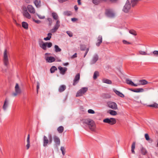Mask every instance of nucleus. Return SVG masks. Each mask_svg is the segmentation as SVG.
<instances>
[{
	"instance_id": "f257e3e1",
	"label": "nucleus",
	"mask_w": 158,
	"mask_h": 158,
	"mask_svg": "<svg viewBox=\"0 0 158 158\" xmlns=\"http://www.w3.org/2000/svg\"><path fill=\"white\" fill-rule=\"evenodd\" d=\"M83 125L88 127L89 129L92 131H94L96 128L95 124L93 120L88 118L82 120Z\"/></svg>"
},
{
	"instance_id": "f03ea898",
	"label": "nucleus",
	"mask_w": 158,
	"mask_h": 158,
	"mask_svg": "<svg viewBox=\"0 0 158 158\" xmlns=\"http://www.w3.org/2000/svg\"><path fill=\"white\" fill-rule=\"evenodd\" d=\"M49 140L47 137L45 135L43 137V146L44 147H46L48 143L51 144L52 141V138L51 134L48 135Z\"/></svg>"
},
{
	"instance_id": "7ed1b4c3",
	"label": "nucleus",
	"mask_w": 158,
	"mask_h": 158,
	"mask_svg": "<svg viewBox=\"0 0 158 158\" xmlns=\"http://www.w3.org/2000/svg\"><path fill=\"white\" fill-rule=\"evenodd\" d=\"M23 16L26 18L30 19V5H28L27 7L24 6L23 7Z\"/></svg>"
},
{
	"instance_id": "20e7f679",
	"label": "nucleus",
	"mask_w": 158,
	"mask_h": 158,
	"mask_svg": "<svg viewBox=\"0 0 158 158\" xmlns=\"http://www.w3.org/2000/svg\"><path fill=\"white\" fill-rule=\"evenodd\" d=\"M131 8V5L130 1L129 0H127L123 9V11L125 13H128L129 12Z\"/></svg>"
},
{
	"instance_id": "39448f33",
	"label": "nucleus",
	"mask_w": 158,
	"mask_h": 158,
	"mask_svg": "<svg viewBox=\"0 0 158 158\" xmlns=\"http://www.w3.org/2000/svg\"><path fill=\"white\" fill-rule=\"evenodd\" d=\"M103 122L105 123H108L110 125H114L116 123V119L114 118H107L103 120Z\"/></svg>"
},
{
	"instance_id": "423d86ee",
	"label": "nucleus",
	"mask_w": 158,
	"mask_h": 158,
	"mask_svg": "<svg viewBox=\"0 0 158 158\" xmlns=\"http://www.w3.org/2000/svg\"><path fill=\"white\" fill-rule=\"evenodd\" d=\"M15 89V92L12 94V96L14 97L17 96L18 95L20 94L21 93V89L18 83H16Z\"/></svg>"
},
{
	"instance_id": "0eeeda50",
	"label": "nucleus",
	"mask_w": 158,
	"mask_h": 158,
	"mask_svg": "<svg viewBox=\"0 0 158 158\" xmlns=\"http://www.w3.org/2000/svg\"><path fill=\"white\" fill-rule=\"evenodd\" d=\"M88 90V88L83 87L79 90L76 95L77 97L81 96Z\"/></svg>"
},
{
	"instance_id": "6e6552de",
	"label": "nucleus",
	"mask_w": 158,
	"mask_h": 158,
	"mask_svg": "<svg viewBox=\"0 0 158 158\" xmlns=\"http://www.w3.org/2000/svg\"><path fill=\"white\" fill-rule=\"evenodd\" d=\"M60 25V21L59 20H57L53 28L51 30V32L52 33H54L58 29Z\"/></svg>"
},
{
	"instance_id": "1a4fd4ad",
	"label": "nucleus",
	"mask_w": 158,
	"mask_h": 158,
	"mask_svg": "<svg viewBox=\"0 0 158 158\" xmlns=\"http://www.w3.org/2000/svg\"><path fill=\"white\" fill-rule=\"evenodd\" d=\"M106 15L110 18H113L114 17L115 15L113 11L109 9H107L106 11Z\"/></svg>"
},
{
	"instance_id": "9d476101",
	"label": "nucleus",
	"mask_w": 158,
	"mask_h": 158,
	"mask_svg": "<svg viewBox=\"0 0 158 158\" xmlns=\"http://www.w3.org/2000/svg\"><path fill=\"white\" fill-rule=\"evenodd\" d=\"M108 105L110 108L114 110H116L118 108L116 104L114 102H108Z\"/></svg>"
},
{
	"instance_id": "9b49d317",
	"label": "nucleus",
	"mask_w": 158,
	"mask_h": 158,
	"mask_svg": "<svg viewBox=\"0 0 158 158\" xmlns=\"http://www.w3.org/2000/svg\"><path fill=\"white\" fill-rule=\"evenodd\" d=\"M80 79V74L78 73L76 74L73 81V86H75L78 83Z\"/></svg>"
},
{
	"instance_id": "f8f14e48",
	"label": "nucleus",
	"mask_w": 158,
	"mask_h": 158,
	"mask_svg": "<svg viewBox=\"0 0 158 158\" xmlns=\"http://www.w3.org/2000/svg\"><path fill=\"white\" fill-rule=\"evenodd\" d=\"M139 152L143 156L146 155L148 153V151L146 148L143 147L142 145L140 147Z\"/></svg>"
},
{
	"instance_id": "ddd939ff",
	"label": "nucleus",
	"mask_w": 158,
	"mask_h": 158,
	"mask_svg": "<svg viewBox=\"0 0 158 158\" xmlns=\"http://www.w3.org/2000/svg\"><path fill=\"white\" fill-rule=\"evenodd\" d=\"M129 89L130 91L136 93L142 92L144 91V89L143 88H137L135 89L129 88Z\"/></svg>"
},
{
	"instance_id": "4468645a",
	"label": "nucleus",
	"mask_w": 158,
	"mask_h": 158,
	"mask_svg": "<svg viewBox=\"0 0 158 158\" xmlns=\"http://www.w3.org/2000/svg\"><path fill=\"white\" fill-rule=\"evenodd\" d=\"M58 69L60 71V73L62 74H64L67 70V68L65 67L63 68L60 66L58 67Z\"/></svg>"
},
{
	"instance_id": "2eb2a0df",
	"label": "nucleus",
	"mask_w": 158,
	"mask_h": 158,
	"mask_svg": "<svg viewBox=\"0 0 158 158\" xmlns=\"http://www.w3.org/2000/svg\"><path fill=\"white\" fill-rule=\"evenodd\" d=\"M54 140L55 143L59 145L60 144V141L59 138L56 136L55 135L53 136Z\"/></svg>"
},
{
	"instance_id": "dca6fc26",
	"label": "nucleus",
	"mask_w": 158,
	"mask_h": 158,
	"mask_svg": "<svg viewBox=\"0 0 158 158\" xmlns=\"http://www.w3.org/2000/svg\"><path fill=\"white\" fill-rule=\"evenodd\" d=\"M97 41L98 42L96 43V45L98 47L102 42V37L101 35H99L98 36V38Z\"/></svg>"
},
{
	"instance_id": "f3484780",
	"label": "nucleus",
	"mask_w": 158,
	"mask_h": 158,
	"mask_svg": "<svg viewBox=\"0 0 158 158\" xmlns=\"http://www.w3.org/2000/svg\"><path fill=\"white\" fill-rule=\"evenodd\" d=\"M113 91L117 95L120 97L123 98L124 97V95L122 93L120 92L119 91L115 89H114Z\"/></svg>"
},
{
	"instance_id": "a211bd4d",
	"label": "nucleus",
	"mask_w": 158,
	"mask_h": 158,
	"mask_svg": "<svg viewBox=\"0 0 158 158\" xmlns=\"http://www.w3.org/2000/svg\"><path fill=\"white\" fill-rule=\"evenodd\" d=\"M34 3L37 7H39L41 6L40 0H35L34 1Z\"/></svg>"
},
{
	"instance_id": "6ab92c4d",
	"label": "nucleus",
	"mask_w": 158,
	"mask_h": 158,
	"mask_svg": "<svg viewBox=\"0 0 158 158\" xmlns=\"http://www.w3.org/2000/svg\"><path fill=\"white\" fill-rule=\"evenodd\" d=\"M66 89V86L64 85H60L58 89V91L60 92H62L64 91Z\"/></svg>"
},
{
	"instance_id": "aec40b11",
	"label": "nucleus",
	"mask_w": 158,
	"mask_h": 158,
	"mask_svg": "<svg viewBox=\"0 0 158 158\" xmlns=\"http://www.w3.org/2000/svg\"><path fill=\"white\" fill-rule=\"evenodd\" d=\"M139 85H145L148 83V82L145 80L142 79L139 81Z\"/></svg>"
},
{
	"instance_id": "412c9836",
	"label": "nucleus",
	"mask_w": 158,
	"mask_h": 158,
	"mask_svg": "<svg viewBox=\"0 0 158 158\" xmlns=\"http://www.w3.org/2000/svg\"><path fill=\"white\" fill-rule=\"evenodd\" d=\"M8 103L6 99L4 101V104L3 105L2 108L4 110H6L8 106Z\"/></svg>"
},
{
	"instance_id": "4be33fe9",
	"label": "nucleus",
	"mask_w": 158,
	"mask_h": 158,
	"mask_svg": "<svg viewBox=\"0 0 158 158\" xmlns=\"http://www.w3.org/2000/svg\"><path fill=\"white\" fill-rule=\"evenodd\" d=\"M50 53H46L45 56V59H55L53 57L49 56Z\"/></svg>"
},
{
	"instance_id": "5701e85b",
	"label": "nucleus",
	"mask_w": 158,
	"mask_h": 158,
	"mask_svg": "<svg viewBox=\"0 0 158 158\" xmlns=\"http://www.w3.org/2000/svg\"><path fill=\"white\" fill-rule=\"evenodd\" d=\"M140 0H131V2L132 6L134 7L136 5Z\"/></svg>"
},
{
	"instance_id": "b1692460",
	"label": "nucleus",
	"mask_w": 158,
	"mask_h": 158,
	"mask_svg": "<svg viewBox=\"0 0 158 158\" xmlns=\"http://www.w3.org/2000/svg\"><path fill=\"white\" fill-rule=\"evenodd\" d=\"M145 137L146 139L148 141L149 143H151L153 141L152 139L150 138L148 134L147 133L145 134Z\"/></svg>"
},
{
	"instance_id": "393cba45",
	"label": "nucleus",
	"mask_w": 158,
	"mask_h": 158,
	"mask_svg": "<svg viewBox=\"0 0 158 158\" xmlns=\"http://www.w3.org/2000/svg\"><path fill=\"white\" fill-rule=\"evenodd\" d=\"M102 82L109 84H112V81L111 80L106 78H104L102 80Z\"/></svg>"
},
{
	"instance_id": "a878e982",
	"label": "nucleus",
	"mask_w": 158,
	"mask_h": 158,
	"mask_svg": "<svg viewBox=\"0 0 158 158\" xmlns=\"http://www.w3.org/2000/svg\"><path fill=\"white\" fill-rule=\"evenodd\" d=\"M22 27L25 29H28V24L25 22H23L22 23Z\"/></svg>"
},
{
	"instance_id": "bb28decb",
	"label": "nucleus",
	"mask_w": 158,
	"mask_h": 158,
	"mask_svg": "<svg viewBox=\"0 0 158 158\" xmlns=\"http://www.w3.org/2000/svg\"><path fill=\"white\" fill-rule=\"evenodd\" d=\"M29 138H30V134L28 135V136L27 139V143L26 145L27 149H28L30 148V141H29Z\"/></svg>"
},
{
	"instance_id": "cd10ccee",
	"label": "nucleus",
	"mask_w": 158,
	"mask_h": 158,
	"mask_svg": "<svg viewBox=\"0 0 158 158\" xmlns=\"http://www.w3.org/2000/svg\"><path fill=\"white\" fill-rule=\"evenodd\" d=\"M108 113H109L110 115H115L117 114L116 111L113 110H110L108 111Z\"/></svg>"
},
{
	"instance_id": "c85d7f7f",
	"label": "nucleus",
	"mask_w": 158,
	"mask_h": 158,
	"mask_svg": "<svg viewBox=\"0 0 158 158\" xmlns=\"http://www.w3.org/2000/svg\"><path fill=\"white\" fill-rule=\"evenodd\" d=\"M99 76V72L98 71H95L94 74L93 75V79L94 80H95L97 78V77Z\"/></svg>"
},
{
	"instance_id": "c756f323",
	"label": "nucleus",
	"mask_w": 158,
	"mask_h": 158,
	"mask_svg": "<svg viewBox=\"0 0 158 158\" xmlns=\"http://www.w3.org/2000/svg\"><path fill=\"white\" fill-rule=\"evenodd\" d=\"M64 127L62 126L59 127L57 129V131L59 133H62L64 131Z\"/></svg>"
},
{
	"instance_id": "7c9ffc66",
	"label": "nucleus",
	"mask_w": 158,
	"mask_h": 158,
	"mask_svg": "<svg viewBox=\"0 0 158 158\" xmlns=\"http://www.w3.org/2000/svg\"><path fill=\"white\" fill-rule=\"evenodd\" d=\"M47 35L48 36L47 37L44 38V40H50L52 37V34L51 33H48Z\"/></svg>"
},
{
	"instance_id": "2f4dec72",
	"label": "nucleus",
	"mask_w": 158,
	"mask_h": 158,
	"mask_svg": "<svg viewBox=\"0 0 158 158\" xmlns=\"http://www.w3.org/2000/svg\"><path fill=\"white\" fill-rule=\"evenodd\" d=\"M148 106L153 107L156 108H158V104L156 102H154L153 104L149 105Z\"/></svg>"
},
{
	"instance_id": "473e14b6",
	"label": "nucleus",
	"mask_w": 158,
	"mask_h": 158,
	"mask_svg": "<svg viewBox=\"0 0 158 158\" xmlns=\"http://www.w3.org/2000/svg\"><path fill=\"white\" fill-rule=\"evenodd\" d=\"M135 147V143L133 142L131 145V151L132 153L135 154V152L134 151V149Z\"/></svg>"
},
{
	"instance_id": "72a5a7b5",
	"label": "nucleus",
	"mask_w": 158,
	"mask_h": 158,
	"mask_svg": "<svg viewBox=\"0 0 158 158\" xmlns=\"http://www.w3.org/2000/svg\"><path fill=\"white\" fill-rule=\"evenodd\" d=\"M55 51L56 52H60L61 51V49L59 48L57 45H55L54 46Z\"/></svg>"
},
{
	"instance_id": "f704fd0d",
	"label": "nucleus",
	"mask_w": 158,
	"mask_h": 158,
	"mask_svg": "<svg viewBox=\"0 0 158 158\" xmlns=\"http://www.w3.org/2000/svg\"><path fill=\"white\" fill-rule=\"evenodd\" d=\"M40 45V47L42 48L43 49L45 50L47 49V43H43V44L42 45H41L40 44H39Z\"/></svg>"
},
{
	"instance_id": "c9c22d12",
	"label": "nucleus",
	"mask_w": 158,
	"mask_h": 158,
	"mask_svg": "<svg viewBox=\"0 0 158 158\" xmlns=\"http://www.w3.org/2000/svg\"><path fill=\"white\" fill-rule=\"evenodd\" d=\"M52 16L53 18L55 20H57L58 19V16L56 13L55 12H53L52 13Z\"/></svg>"
},
{
	"instance_id": "e433bc0d",
	"label": "nucleus",
	"mask_w": 158,
	"mask_h": 158,
	"mask_svg": "<svg viewBox=\"0 0 158 158\" xmlns=\"http://www.w3.org/2000/svg\"><path fill=\"white\" fill-rule=\"evenodd\" d=\"M126 82L127 84L131 85H132L133 83L131 80H130L128 79H126Z\"/></svg>"
},
{
	"instance_id": "4c0bfd02",
	"label": "nucleus",
	"mask_w": 158,
	"mask_h": 158,
	"mask_svg": "<svg viewBox=\"0 0 158 158\" xmlns=\"http://www.w3.org/2000/svg\"><path fill=\"white\" fill-rule=\"evenodd\" d=\"M4 59H8L6 49H5L4 53Z\"/></svg>"
},
{
	"instance_id": "58836bf2",
	"label": "nucleus",
	"mask_w": 158,
	"mask_h": 158,
	"mask_svg": "<svg viewBox=\"0 0 158 158\" xmlns=\"http://www.w3.org/2000/svg\"><path fill=\"white\" fill-rule=\"evenodd\" d=\"M57 68L55 66H52L50 69V70L51 73H53L55 70H57Z\"/></svg>"
},
{
	"instance_id": "ea45409f",
	"label": "nucleus",
	"mask_w": 158,
	"mask_h": 158,
	"mask_svg": "<svg viewBox=\"0 0 158 158\" xmlns=\"http://www.w3.org/2000/svg\"><path fill=\"white\" fill-rule=\"evenodd\" d=\"M64 14L66 16H69L72 15V13L70 11H65L64 12Z\"/></svg>"
},
{
	"instance_id": "a19ab883",
	"label": "nucleus",
	"mask_w": 158,
	"mask_h": 158,
	"mask_svg": "<svg viewBox=\"0 0 158 158\" xmlns=\"http://www.w3.org/2000/svg\"><path fill=\"white\" fill-rule=\"evenodd\" d=\"M60 150L62 152L63 155L64 156L65 153V149L64 147H61L60 148Z\"/></svg>"
},
{
	"instance_id": "79ce46f5",
	"label": "nucleus",
	"mask_w": 158,
	"mask_h": 158,
	"mask_svg": "<svg viewBox=\"0 0 158 158\" xmlns=\"http://www.w3.org/2000/svg\"><path fill=\"white\" fill-rule=\"evenodd\" d=\"M129 32L131 34H132L134 35H136L137 34L136 32L134 30H130L129 31Z\"/></svg>"
},
{
	"instance_id": "37998d69",
	"label": "nucleus",
	"mask_w": 158,
	"mask_h": 158,
	"mask_svg": "<svg viewBox=\"0 0 158 158\" xmlns=\"http://www.w3.org/2000/svg\"><path fill=\"white\" fill-rule=\"evenodd\" d=\"M35 10L31 5H30V13H35Z\"/></svg>"
},
{
	"instance_id": "c03bdc74",
	"label": "nucleus",
	"mask_w": 158,
	"mask_h": 158,
	"mask_svg": "<svg viewBox=\"0 0 158 158\" xmlns=\"http://www.w3.org/2000/svg\"><path fill=\"white\" fill-rule=\"evenodd\" d=\"M100 0H92L93 2L95 5H98L100 3Z\"/></svg>"
},
{
	"instance_id": "a18cd8bd",
	"label": "nucleus",
	"mask_w": 158,
	"mask_h": 158,
	"mask_svg": "<svg viewBox=\"0 0 158 158\" xmlns=\"http://www.w3.org/2000/svg\"><path fill=\"white\" fill-rule=\"evenodd\" d=\"M153 56L158 57V51H154L153 52Z\"/></svg>"
},
{
	"instance_id": "49530a36",
	"label": "nucleus",
	"mask_w": 158,
	"mask_h": 158,
	"mask_svg": "<svg viewBox=\"0 0 158 158\" xmlns=\"http://www.w3.org/2000/svg\"><path fill=\"white\" fill-rule=\"evenodd\" d=\"M66 33L69 37H72L73 36V33L71 31H66Z\"/></svg>"
},
{
	"instance_id": "de8ad7c7",
	"label": "nucleus",
	"mask_w": 158,
	"mask_h": 158,
	"mask_svg": "<svg viewBox=\"0 0 158 158\" xmlns=\"http://www.w3.org/2000/svg\"><path fill=\"white\" fill-rule=\"evenodd\" d=\"M117 0H100V2H106L108 1H110L111 2L115 1Z\"/></svg>"
},
{
	"instance_id": "09e8293b",
	"label": "nucleus",
	"mask_w": 158,
	"mask_h": 158,
	"mask_svg": "<svg viewBox=\"0 0 158 158\" xmlns=\"http://www.w3.org/2000/svg\"><path fill=\"white\" fill-rule=\"evenodd\" d=\"M123 43L124 44H131V43L130 42H128L127 41L125 40H123Z\"/></svg>"
},
{
	"instance_id": "8fccbe9b",
	"label": "nucleus",
	"mask_w": 158,
	"mask_h": 158,
	"mask_svg": "<svg viewBox=\"0 0 158 158\" xmlns=\"http://www.w3.org/2000/svg\"><path fill=\"white\" fill-rule=\"evenodd\" d=\"M46 43H47V47L48 48H50L52 46V44L51 42H46Z\"/></svg>"
},
{
	"instance_id": "3c124183",
	"label": "nucleus",
	"mask_w": 158,
	"mask_h": 158,
	"mask_svg": "<svg viewBox=\"0 0 158 158\" xmlns=\"http://www.w3.org/2000/svg\"><path fill=\"white\" fill-rule=\"evenodd\" d=\"M88 112L90 114H94L95 113V111L92 109H89L88 110Z\"/></svg>"
},
{
	"instance_id": "603ef678",
	"label": "nucleus",
	"mask_w": 158,
	"mask_h": 158,
	"mask_svg": "<svg viewBox=\"0 0 158 158\" xmlns=\"http://www.w3.org/2000/svg\"><path fill=\"white\" fill-rule=\"evenodd\" d=\"M48 20L49 21V25L51 26L52 24V19L51 18H48Z\"/></svg>"
},
{
	"instance_id": "864d4df0",
	"label": "nucleus",
	"mask_w": 158,
	"mask_h": 158,
	"mask_svg": "<svg viewBox=\"0 0 158 158\" xmlns=\"http://www.w3.org/2000/svg\"><path fill=\"white\" fill-rule=\"evenodd\" d=\"M98 55L96 54L94 55L93 56V59H98Z\"/></svg>"
},
{
	"instance_id": "5fc2aeb1",
	"label": "nucleus",
	"mask_w": 158,
	"mask_h": 158,
	"mask_svg": "<svg viewBox=\"0 0 158 158\" xmlns=\"http://www.w3.org/2000/svg\"><path fill=\"white\" fill-rule=\"evenodd\" d=\"M4 64L6 66H7L9 63L8 60H4Z\"/></svg>"
},
{
	"instance_id": "6e6d98bb",
	"label": "nucleus",
	"mask_w": 158,
	"mask_h": 158,
	"mask_svg": "<svg viewBox=\"0 0 158 158\" xmlns=\"http://www.w3.org/2000/svg\"><path fill=\"white\" fill-rule=\"evenodd\" d=\"M33 19V21L37 24H40L41 23V21L40 20H36L34 19Z\"/></svg>"
},
{
	"instance_id": "4d7b16f0",
	"label": "nucleus",
	"mask_w": 158,
	"mask_h": 158,
	"mask_svg": "<svg viewBox=\"0 0 158 158\" xmlns=\"http://www.w3.org/2000/svg\"><path fill=\"white\" fill-rule=\"evenodd\" d=\"M77 53H75L74 55H72L71 58L72 59H73L76 58L77 57Z\"/></svg>"
},
{
	"instance_id": "13d9d810",
	"label": "nucleus",
	"mask_w": 158,
	"mask_h": 158,
	"mask_svg": "<svg viewBox=\"0 0 158 158\" xmlns=\"http://www.w3.org/2000/svg\"><path fill=\"white\" fill-rule=\"evenodd\" d=\"M89 48H87L86 49L85 52V53H84V57H85V56H86V55L87 54V53L89 51Z\"/></svg>"
},
{
	"instance_id": "bf43d9fd",
	"label": "nucleus",
	"mask_w": 158,
	"mask_h": 158,
	"mask_svg": "<svg viewBox=\"0 0 158 158\" xmlns=\"http://www.w3.org/2000/svg\"><path fill=\"white\" fill-rule=\"evenodd\" d=\"M139 53L140 54L143 55H146L147 54L146 53L143 51H139Z\"/></svg>"
},
{
	"instance_id": "052dcab7",
	"label": "nucleus",
	"mask_w": 158,
	"mask_h": 158,
	"mask_svg": "<svg viewBox=\"0 0 158 158\" xmlns=\"http://www.w3.org/2000/svg\"><path fill=\"white\" fill-rule=\"evenodd\" d=\"M56 60H46V62L52 63L55 61Z\"/></svg>"
},
{
	"instance_id": "680f3d73",
	"label": "nucleus",
	"mask_w": 158,
	"mask_h": 158,
	"mask_svg": "<svg viewBox=\"0 0 158 158\" xmlns=\"http://www.w3.org/2000/svg\"><path fill=\"white\" fill-rule=\"evenodd\" d=\"M39 86H40L39 84V83H37V86H36L37 92V93L38 92V90L39 89Z\"/></svg>"
},
{
	"instance_id": "e2e57ef3",
	"label": "nucleus",
	"mask_w": 158,
	"mask_h": 158,
	"mask_svg": "<svg viewBox=\"0 0 158 158\" xmlns=\"http://www.w3.org/2000/svg\"><path fill=\"white\" fill-rule=\"evenodd\" d=\"M97 60H92L90 62L91 64H95Z\"/></svg>"
},
{
	"instance_id": "0e129e2a",
	"label": "nucleus",
	"mask_w": 158,
	"mask_h": 158,
	"mask_svg": "<svg viewBox=\"0 0 158 158\" xmlns=\"http://www.w3.org/2000/svg\"><path fill=\"white\" fill-rule=\"evenodd\" d=\"M39 18L40 19H44L45 18V16H41V15H37Z\"/></svg>"
},
{
	"instance_id": "69168bd1",
	"label": "nucleus",
	"mask_w": 158,
	"mask_h": 158,
	"mask_svg": "<svg viewBox=\"0 0 158 158\" xmlns=\"http://www.w3.org/2000/svg\"><path fill=\"white\" fill-rule=\"evenodd\" d=\"M85 47L84 46V47L81 46V49L82 51H84L85 50Z\"/></svg>"
},
{
	"instance_id": "338daca9",
	"label": "nucleus",
	"mask_w": 158,
	"mask_h": 158,
	"mask_svg": "<svg viewBox=\"0 0 158 158\" xmlns=\"http://www.w3.org/2000/svg\"><path fill=\"white\" fill-rule=\"evenodd\" d=\"M77 20V19L75 18H73L71 19V20L73 22L76 21Z\"/></svg>"
},
{
	"instance_id": "774afa93",
	"label": "nucleus",
	"mask_w": 158,
	"mask_h": 158,
	"mask_svg": "<svg viewBox=\"0 0 158 158\" xmlns=\"http://www.w3.org/2000/svg\"><path fill=\"white\" fill-rule=\"evenodd\" d=\"M74 8L76 11L78 9V8L76 5L74 6Z\"/></svg>"
}]
</instances>
